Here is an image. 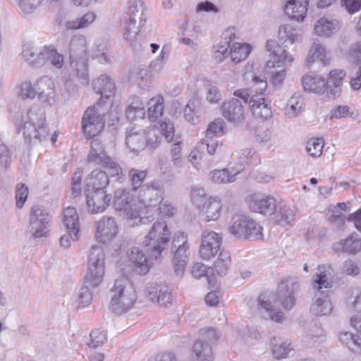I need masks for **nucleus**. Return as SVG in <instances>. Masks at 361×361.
<instances>
[{
	"instance_id": "1",
	"label": "nucleus",
	"mask_w": 361,
	"mask_h": 361,
	"mask_svg": "<svg viewBox=\"0 0 361 361\" xmlns=\"http://www.w3.org/2000/svg\"><path fill=\"white\" fill-rule=\"evenodd\" d=\"M250 87L240 88L233 92L234 97H240L244 104H249L252 115L262 121L271 118L273 114L271 102L267 99V78L264 75H255Z\"/></svg>"
},
{
	"instance_id": "2",
	"label": "nucleus",
	"mask_w": 361,
	"mask_h": 361,
	"mask_svg": "<svg viewBox=\"0 0 361 361\" xmlns=\"http://www.w3.org/2000/svg\"><path fill=\"white\" fill-rule=\"evenodd\" d=\"M266 48L270 56L267 62V67L274 69L271 73L270 82L274 87L278 89L283 85L286 78L287 70L292 66L294 57L274 39L267 42Z\"/></svg>"
},
{
	"instance_id": "3",
	"label": "nucleus",
	"mask_w": 361,
	"mask_h": 361,
	"mask_svg": "<svg viewBox=\"0 0 361 361\" xmlns=\"http://www.w3.org/2000/svg\"><path fill=\"white\" fill-rule=\"evenodd\" d=\"M329 269L325 265L319 267L318 272L312 280L314 298L310 311L315 315H326L333 310V305L329 294V289L332 286L329 277L331 275Z\"/></svg>"
},
{
	"instance_id": "4",
	"label": "nucleus",
	"mask_w": 361,
	"mask_h": 361,
	"mask_svg": "<svg viewBox=\"0 0 361 361\" xmlns=\"http://www.w3.org/2000/svg\"><path fill=\"white\" fill-rule=\"evenodd\" d=\"M111 294L110 307L117 314L130 310L137 299L134 284L126 276L115 280Z\"/></svg>"
},
{
	"instance_id": "5",
	"label": "nucleus",
	"mask_w": 361,
	"mask_h": 361,
	"mask_svg": "<svg viewBox=\"0 0 361 361\" xmlns=\"http://www.w3.org/2000/svg\"><path fill=\"white\" fill-rule=\"evenodd\" d=\"M171 238V232L164 220L155 221L147 234L140 239L142 245L150 252L151 257L157 259L167 248Z\"/></svg>"
},
{
	"instance_id": "6",
	"label": "nucleus",
	"mask_w": 361,
	"mask_h": 361,
	"mask_svg": "<svg viewBox=\"0 0 361 361\" xmlns=\"http://www.w3.org/2000/svg\"><path fill=\"white\" fill-rule=\"evenodd\" d=\"M145 5L142 0H128L122 23L123 36L132 41L140 31L146 21Z\"/></svg>"
},
{
	"instance_id": "7",
	"label": "nucleus",
	"mask_w": 361,
	"mask_h": 361,
	"mask_svg": "<svg viewBox=\"0 0 361 361\" xmlns=\"http://www.w3.org/2000/svg\"><path fill=\"white\" fill-rule=\"evenodd\" d=\"M190 198L204 221H216L219 218L223 208L220 198L208 196L202 188L197 186L192 188Z\"/></svg>"
},
{
	"instance_id": "8",
	"label": "nucleus",
	"mask_w": 361,
	"mask_h": 361,
	"mask_svg": "<svg viewBox=\"0 0 361 361\" xmlns=\"http://www.w3.org/2000/svg\"><path fill=\"white\" fill-rule=\"evenodd\" d=\"M19 130L23 132L26 142L30 144L41 142L48 134L44 114L30 109L23 118Z\"/></svg>"
},
{
	"instance_id": "9",
	"label": "nucleus",
	"mask_w": 361,
	"mask_h": 361,
	"mask_svg": "<svg viewBox=\"0 0 361 361\" xmlns=\"http://www.w3.org/2000/svg\"><path fill=\"white\" fill-rule=\"evenodd\" d=\"M281 303L284 309L290 310L295 305V298L286 291L277 292L276 295L269 293L267 296L261 295L259 304L265 310L267 316L276 323H281L284 320V314L281 310L275 307L276 305Z\"/></svg>"
},
{
	"instance_id": "10",
	"label": "nucleus",
	"mask_w": 361,
	"mask_h": 361,
	"mask_svg": "<svg viewBox=\"0 0 361 361\" xmlns=\"http://www.w3.org/2000/svg\"><path fill=\"white\" fill-rule=\"evenodd\" d=\"M105 274V252L101 245H92L89 252L85 286L97 288L102 282Z\"/></svg>"
},
{
	"instance_id": "11",
	"label": "nucleus",
	"mask_w": 361,
	"mask_h": 361,
	"mask_svg": "<svg viewBox=\"0 0 361 361\" xmlns=\"http://www.w3.org/2000/svg\"><path fill=\"white\" fill-rule=\"evenodd\" d=\"M107 110L108 107L101 105V102L85 110L82 117L81 126L86 138H92L103 130L105 126L104 116Z\"/></svg>"
},
{
	"instance_id": "12",
	"label": "nucleus",
	"mask_w": 361,
	"mask_h": 361,
	"mask_svg": "<svg viewBox=\"0 0 361 361\" xmlns=\"http://www.w3.org/2000/svg\"><path fill=\"white\" fill-rule=\"evenodd\" d=\"M114 209L122 212L128 219L140 220L141 207L137 200L136 192L130 188H118L113 197Z\"/></svg>"
},
{
	"instance_id": "13",
	"label": "nucleus",
	"mask_w": 361,
	"mask_h": 361,
	"mask_svg": "<svg viewBox=\"0 0 361 361\" xmlns=\"http://www.w3.org/2000/svg\"><path fill=\"white\" fill-rule=\"evenodd\" d=\"M229 233L238 238L252 240L262 239V228L253 219L244 214L233 216L228 228Z\"/></svg>"
},
{
	"instance_id": "14",
	"label": "nucleus",
	"mask_w": 361,
	"mask_h": 361,
	"mask_svg": "<svg viewBox=\"0 0 361 361\" xmlns=\"http://www.w3.org/2000/svg\"><path fill=\"white\" fill-rule=\"evenodd\" d=\"M50 217L48 212L39 205H34L30 212L27 232L30 238H46L49 234Z\"/></svg>"
},
{
	"instance_id": "15",
	"label": "nucleus",
	"mask_w": 361,
	"mask_h": 361,
	"mask_svg": "<svg viewBox=\"0 0 361 361\" xmlns=\"http://www.w3.org/2000/svg\"><path fill=\"white\" fill-rule=\"evenodd\" d=\"M164 188L160 180L146 183L136 191L137 203L142 208L156 207L163 200Z\"/></svg>"
},
{
	"instance_id": "16",
	"label": "nucleus",
	"mask_w": 361,
	"mask_h": 361,
	"mask_svg": "<svg viewBox=\"0 0 361 361\" xmlns=\"http://www.w3.org/2000/svg\"><path fill=\"white\" fill-rule=\"evenodd\" d=\"M145 139L146 140V147L150 149H155L159 145L161 137L164 136L168 142L173 140L174 127L172 122L165 121L159 124L143 130Z\"/></svg>"
},
{
	"instance_id": "17",
	"label": "nucleus",
	"mask_w": 361,
	"mask_h": 361,
	"mask_svg": "<svg viewBox=\"0 0 361 361\" xmlns=\"http://www.w3.org/2000/svg\"><path fill=\"white\" fill-rule=\"evenodd\" d=\"M200 338L193 344L192 353L199 361H209L212 357V345L219 338L214 329H202Z\"/></svg>"
},
{
	"instance_id": "18",
	"label": "nucleus",
	"mask_w": 361,
	"mask_h": 361,
	"mask_svg": "<svg viewBox=\"0 0 361 361\" xmlns=\"http://www.w3.org/2000/svg\"><path fill=\"white\" fill-rule=\"evenodd\" d=\"M94 238L102 244H109L117 237L119 226L114 217L103 216L94 223Z\"/></svg>"
},
{
	"instance_id": "19",
	"label": "nucleus",
	"mask_w": 361,
	"mask_h": 361,
	"mask_svg": "<svg viewBox=\"0 0 361 361\" xmlns=\"http://www.w3.org/2000/svg\"><path fill=\"white\" fill-rule=\"evenodd\" d=\"M222 243L221 234L206 229L201 235L199 254L202 259L209 260L219 252Z\"/></svg>"
},
{
	"instance_id": "20",
	"label": "nucleus",
	"mask_w": 361,
	"mask_h": 361,
	"mask_svg": "<svg viewBox=\"0 0 361 361\" xmlns=\"http://www.w3.org/2000/svg\"><path fill=\"white\" fill-rule=\"evenodd\" d=\"M245 106L240 97L233 96L221 104L222 115L228 122L239 126L245 120Z\"/></svg>"
},
{
	"instance_id": "21",
	"label": "nucleus",
	"mask_w": 361,
	"mask_h": 361,
	"mask_svg": "<svg viewBox=\"0 0 361 361\" xmlns=\"http://www.w3.org/2000/svg\"><path fill=\"white\" fill-rule=\"evenodd\" d=\"M247 204L252 211L266 216L274 214L276 208L274 197L260 193L250 195L247 199Z\"/></svg>"
},
{
	"instance_id": "22",
	"label": "nucleus",
	"mask_w": 361,
	"mask_h": 361,
	"mask_svg": "<svg viewBox=\"0 0 361 361\" xmlns=\"http://www.w3.org/2000/svg\"><path fill=\"white\" fill-rule=\"evenodd\" d=\"M87 207L90 214L102 213L109 207L111 197L106 190H85Z\"/></svg>"
},
{
	"instance_id": "23",
	"label": "nucleus",
	"mask_w": 361,
	"mask_h": 361,
	"mask_svg": "<svg viewBox=\"0 0 361 361\" xmlns=\"http://www.w3.org/2000/svg\"><path fill=\"white\" fill-rule=\"evenodd\" d=\"M342 25L340 19L331 16H324L315 22L314 33L319 37L329 38L336 35Z\"/></svg>"
},
{
	"instance_id": "24",
	"label": "nucleus",
	"mask_w": 361,
	"mask_h": 361,
	"mask_svg": "<svg viewBox=\"0 0 361 361\" xmlns=\"http://www.w3.org/2000/svg\"><path fill=\"white\" fill-rule=\"evenodd\" d=\"M92 85L93 90L101 95L99 100L101 102V105L109 107V104H106L104 99H108L114 94L116 89L114 81L109 75L103 74L93 80Z\"/></svg>"
},
{
	"instance_id": "25",
	"label": "nucleus",
	"mask_w": 361,
	"mask_h": 361,
	"mask_svg": "<svg viewBox=\"0 0 361 361\" xmlns=\"http://www.w3.org/2000/svg\"><path fill=\"white\" fill-rule=\"evenodd\" d=\"M235 38L233 29L224 32L221 41L214 44L212 49V58L216 62L221 63L229 56L230 43Z\"/></svg>"
},
{
	"instance_id": "26",
	"label": "nucleus",
	"mask_w": 361,
	"mask_h": 361,
	"mask_svg": "<svg viewBox=\"0 0 361 361\" xmlns=\"http://www.w3.org/2000/svg\"><path fill=\"white\" fill-rule=\"evenodd\" d=\"M39 99L44 103L52 104L56 99L55 85L51 78L44 76L35 82Z\"/></svg>"
},
{
	"instance_id": "27",
	"label": "nucleus",
	"mask_w": 361,
	"mask_h": 361,
	"mask_svg": "<svg viewBox=\"0 0 361 361\" xmlns=\"http://www.w3.org/2000/svg\"><path fill=\"white\" fill-rule=\"evenodd\" d=\"M146 293L147 298L154 304L166 306L172 300L169 288L157 283H148Z\"/></svg>"
},
{
	"instance_id": "28",
	"label": "nucleus",
	"mask_w": 361,
	"mask_h": 361,
	"mask_svg": "<svg viewBox=\"0 0 361 361\" xmlns=\"http://www.w3.org/2000/svg\"><path fill=\"white\" fill-rule=\"evenodd\" d=\"M345 75V71L341 69H334L329 73L327 80L325 81L329 97L335 99L341 95Z\"/></svg>"
},
{
	"instance_id": "29",
	"label": "nucleus",
	"mask_w": 361,
	"mask_h": 361,
	"mask_svg": "<svg viewBox=\"0 0 361 361\" xmlns=\"http://www.w3.org/2000/svg\"><path fill=\"white\" fill-rule=\"evenodd\" d=\"M310 0H286L283 9L287 16L294 20L302 21L307 15Z\"/></svg>"
},
{
	"instance_id": "30",
	"label": "nucleus",
	"mask_w": 361,
	"mask_h": 361,
	"mask_svg": "<svg viewBox=\"0 0 361 361\" xmlns=\"http://www.w3.org/2000/svg\"><path fill=\"white\" fill-rule=\"evenodd\" d=\"M243 170L241 164L229 165L221 170H214L209 173L210 180L215 183H228L235 180L236 176Z\"/></svg>"
},
{
	"instance_id": "31",
	"label": "nucleus",
	"mask_w": 361,
	"mask_h": 361,
	"mask_svg": "<svg viewBox=\"0 0 361 361\" xmlns=\"http://www.w3.org/2000/svg\"><path fill=\"white\" fill-rule=\"evenodd\" d=\"M129 259L133 265V270L140 275L147 274L152 267L150 260L138 247L132 248Z\"/></svg>"
},
{
	"instance_id": "32",
	"label": "nucleus",
	"mask_w": 361,
	"mask_h": 361,
	"mask_svg": "<svg viewBox=\"0 0 361 361\" xmlns=\"http://www.w3.org/2000/svg\"><path fill=\"white\" fill-rule=\"evenodd\" d=\"M90 43L81 34L74 35L71 39L68 51L70 57H85L91 54Z\"/></svg>"
},
{
	"instance_id": "33",
	"label": "nucleus",
	"mask_w": 361,
	"mask_h": 361,
	"mask_svg": "<svg viewBox=\"0 0 361 361\" xmlns=\"http://www.w3.org/2000/svg\"><path fill=\"white\" fill-rule=\"evenodd\" d=\"M145 133L136 130L134 128L128 130L126 137V145L129 150L138 154L146 148Z\"/></svg>"
},
{
	"instance_id": "34",
	"label": "nucleus",
	"mask_w": 361,
	"mask_h": 361,
	"mask_svg": "<svg viewBox=\"0 0 361 361\" xmlns=\"http://www.w3.org/2000/svg\"><path fill=\"white\" fill-rule=\"evenodd\" d=\"M109 157L104 149L102 142L98 139H94L90 142V149L87 155V161L97 165L102 166L106 162Z\"/></svg>"
},
{
	"instance_id": "35",
	"label": "nucleus",
	"mask_w": 361,
	"mask_h": 361,
	"mask_svg": "<svg viewBox=\"0 0 361 361\" xmlns=\"http://www.w3.org/2000/svg\"><path fill=\"white\" fill-rule=\"evenodd\" d=\"M332 249L338 253H357L361 250V239L357 235L351 234L345 240L334 243Z\"/></svg>"
},
{
	"instance_id": "36",
	"label": "nucleus",
	"mask_w": 361,
	"mask_h": 361,
	"mask_svg": "<svg viewBox=\"0 0 361 361\" xmlns=\"http://www.w3.org/2000/svg\"><path fill=\"white\" fill-rule=\"evenodd\" d=\"M270 348L274 357L276 359H283L288 357L293 350L291 343L287 339L274 336L270 341Z\"/></svg>"
},
{
	"instance_id": "37",
	"label": "nucleus",
	"mask_w": 361,
	"mask_h": 361,
	"mask_svg": "<svg viewBox=\"0 0 361 361\" xmlns=\"http://www.w3.org/2000/svg\"><path fill=\"white\" fill-rule=\"evenodd\" d=\"M88 58L89 56L70 57L72 71L75 73L80 82L85 85L89 84Z\"/></svg>"
},
{
	"instance_id": "38",
	"label": "nucleus",
	"mask_w": 361,
	"mask_h": 361,
	"mask_svg": "<svg viewBox=\"0 0 361 361\" xmlns=\"http://www.w3.org/2000/svg\"><path fill=\"white\" fill-rule=\"evenodd\" d=\"M109 182V176L106 172L95 169L87 178L85 190H105Z\"/></svg>"
},
{
	"instance_id": "39",
	"label": "nucleus",
	"mask_w": 361,
	"mask_h": 361,
	"mask_svg": "<svg viewBox=\"0 0 361 361\" xmlns=\"http://www.w3.org/2000/svg\"><path fill=\"white\" fill-rule=\"evenodd\" d=\"M302 31L298 27H293L290 24L281 25L278 30L279 39L283 42L294 44L301 40Z\"/></svg>"
},
{
	"instance_id": "40",
	"label": "nucleus",
	"mask_w": 361,
	"mask_h": 361,
	"mask_svg": "<svg viewBox=\"0 0 361 361\" xmlns=\"http://www.w3.org/2000/svg\"><path fill=\"white\" fill-rule=\"evenodd\" d=\"M302 85L305 90L321 94L326 90L325 80L317 75L307 74L302 78Z\"/></svg>"
},
{
	"instance_id": "41",
	"label": "nucleus",
	"mask_w": 361,
	"mask_h": 361,
	"mask_svg": "<svg viewBox=\"0 0 361 361\" xmlns=\"http://www.w3.org/2000/svg\"><path fill=\"white\" fill-rule=\"evenodd\" d=\"M97 18L94 11H88L82 16L66 20L63 25L68 30H81L90 26Z\"/></svg>"
},
{
	"instance_id": "42",
	"label": "nucleus",
	"mask_w": 361,
	"mask_h": 361,
	"mask_svg": "<svg viewBox=\"0 0 361 361\" xmlns=\"http://www.w3.org/2000/svg\"><path fill=\"white\" fill-rule=\"evenodd\" d=\"M252 51L249 44L232 41L230 43L229 56L234 63H238L245 60Z\"/></svg>"
},
{
	"instance_id": "43",
	"label": "nucleus",
	"mask_w": 361,
	"mask_h": 361,
	"mask_svg": "<svg viewBox=\"0 0 361 361\" xmlns=\"http://www.w3.org/2000/svg\"><path fill=\"white\" fill-rule=\"evenodd\" d=\"M305 107V98L300 92H295L288 99L286 108V114L291 117H297L304 111Z\"/></svg>"
},
{
	"instance_id": "44",
	"label": "nucleus",
	"mask_w": 361,
	"mask_h": 361,
	"mask_svg": "<svg viewBox=\"0 0 361 361\" xmlns=\"http://www.w3.org/2000/svg\"><path fill=\"white\" fill-rule=\"evenodd\" d=\"M200 101L197 97L194 96L188 101L183 109V115L185 121L192 125H196L200 122L199 108Z\"/></svg>"
},
{
	"instance_id": "45",
	"label": "nucleus",
	"mask_w": 361,
	"mask_h": 361,
	"mask_svg": "<svg viewBox=\"0 0 361 361\" xmlns=\"http://www.w3.org/2000/svg\"><path fill=\"white\" fill-rule=\"evenodd\" d=\"M189 247L188 235L183 231L176 232L172 239L171 250L173 255L179 257L180 255H188Z\"/></svg>"
},
{
	"instance_id": "46",
	"label": "nucleus",
	"mask_w": 361,
	"mask_h": 361,
	"mask_svg": "<svg viewBox=\"0 0 361 361\" xmlns=\"http://www.w3.org/2000/svg\"><path fill=\"white\" fill-rule=\"evenodd\" d=\"M62 223L66 230L80 231L79 216L75 207H68L63 209Z\"/></svg>"
},
{
	"instance_id": "47",
	"label": "nucleus",
	"mask_w": 361,
	"mask_h": 361,
	"mask_svg": "<svg viewBox=\"0 0 361 361\" xmlns=\"http://www.w3.org/2000/svg\"><path fill=\"white\" fill-rule=\"evenodd\" d=\"M89 57L97 59L100 63H110L111 56L108 52V43L104 40L96 41L90 48Z\"/></svg>"
},
{
	"instance_id": "48",
	"label": "nucleus",
	"mask_w": 361,
	"mask_h": 361,
	"mask_svg": "<svg viewBox=\"0 0 361 361\" xmlns=\"http://www.w3.org/2000/svg\"><path fill=\"white\" fill-rule=\"evenodd\" d=\"M315 61H319L325 65L329 60L326 58V53L324 47L319 42H314L312 44L307 57L308 64L313 63Z\"/></svg>"
},
{
	"instance_id": "49",
	"label": "nucleus",
	"mask_w": 361,
	"mask_h": 361,
	"mask_svg": "<svg viewBox=\"0 0 361 361\" xmlns=\"http://www.w3.org/2000/svg\"><path fill=\"white\" fill-rule=\"evenodd\" d=\"M340 342L349 348L352 352L361 355V339L349 331H341L338 336Z\"/></svg>"
},
{
	"instance_id": "50",
	"label": "nucleus",
	"mask_w": 361,
	"mask_h": 361,
	"mask_svg": "<svg viewBox=\"0 0 361 361\" xmlns=\"http://www.w3.org/2000/svg\"><path fill=\"white\" fill-rule=\"evenodd\" d=\"M147 106L149 119L156 121L163 114L164 98L161 95L154 96L148 101Z\"/></svg>"
},
{
	"instance_id": "51",
	"label": "nucleus",
	"mask_w": 361,
	"mask_h": 361,
	"mask_svg": "<svg viewBox=\"0 0 361 361\" xmlns=\"http://www.w3.org/2000/svg\"><path fill=\"white\" fill-rule=\"evenodd\" d=\"M44 47L36 51L29 45H25L22 55L23 59L33 66H40L44 64Z\"/></svg>"
},
{
	"instance_id": "52",
	"label": "nucleus",
	"mask_w": 361,
	"mask_h": 361,
	"mask_svg": "<svg viewBox=\"0 0 361 361\" xmlns=\"http://www.w3.org/2000/svg\"><path fill=\"white\" fill-rule=\"evenodd\" d=\"M276 221L281 226L290 225L295 220V212L289 206L280 204L279 211L275 214Z\"/></svg>"
},
{
	"instance_id": "53",
	"label": "nucleus",
	"mask_w": 361,
	"mask_h": 361,
	"mask_svg": "<svg viewBox=\"0 0 361 361\" xmlns=\"http://www.w3.org/2000/svg\"><path fill=\"white\" fill-rule=\"evenodd\" d=\"M44 64L49 61L56 68H61L64 63L63 55L52 47H44Z\"/></svg>"
},
{
	"instance_id": "54",
	"label": "nucleus",
	"mask_w": 361,
	"mask_h": 361,
	"mask_svg": "<svg viewBox=\"0 0 361 361\" xmlns=\"http://www.w3.org/2000/svg\"><path fill=\"white\" fill-rule=\"evenodd\" d=\"M349 303L353 312L355 313L350 319L351 326L361 334V293H357L354 300Z\"/></svg>"
},
{
	"instance_id": "55",
	"label": "nucleus",
	"mask_w": 361,
	"mask_h": 361,
	"mask_svg": "<svg viewBox=\"0 0 361 361\" xmlns=\"http://www.w3.org/2000/svg\"><path fill=\"white\" fill-rule=\"evenodd\" d=\"M147 175V170H141L135 168L130 169L128 172V178L132 185L130 189L136 192L142 188L144 185L142 183L145 181Z\"/></svg>"
},
{
	"instance_id": "56",
	"label": "nucleus",
	"mask_w": 361,
	"mask_h": 361,
	"mask_svg": "<svg viewBox=\"0 0 361 361\" xmlns=\"http://www.w3.org/2000/svg\"><path fill=\"white\" fill-rule=\"evenodd\" d=\"M90 288L85 285L78 290L72 298L73 305L80 307H85L91 303L92 297Z\"/></svg>"
},
{
	"instance_id": "57",
	"label": "nucleus",
	"mask_w": 361,
	"mask_h": 361,
	"mask_svg": "<svg viewBox=\"0 0 361 361\" xmlns=\"http://www.w3.org/2000/svg\"><path fill=\"white\" fill-rule=\"evenodd\" d=\"M238 158L243 164L249 165H257L260 162V157L259 154L251 148H244L238 152Z\"/></svg>"
},
{
	"instance_id": "58",
	"label": "nucleus",
	"mask_w": 361,
	"mask_h": 361,
	"mask_svg": "<svg viewBox=\"0 0 361 361\" xmlns=\"http://www.w3.org/2000/svg\"><path fill=\"white\" fill-rule=\"evenodd\" d=\"M231 266L230 255L227 252H220L217 259L214 263V270L219 276L226 274Z\"/></svg>"
},
{
	"instance_id": "59",
	"label": "nucleus",
	"mask_w": 361,
	"mask_h": 361,
	"mask_svg": "<svg viewBox=\"0 0 361 361\" xmlns=\"http://www.w3.org/2000/svg\"><path fill=\"white\" fill-rule=\"evenodd\" d=\"M226 132V126L225 121L222 118H218L209 124L205 135L209 137V136L216 137L217 136L224 135Z\"/></svg>"
},
{
	"instance_id": "60",
	"label": "nucleus",
	"mask_w": 361,
	"mask_h": 361,
	"mask_svg": "<svg viewBox=\"0 0 361 361\" xmlns=\"http://www.w3.org/2000/svg\"><path fill=\"white\" fill-rule=\"evenodd\" d=\"M174 143L172 145L170 150V156L173 164L176 168H181L183 166L182 159V142L173 137Z\"/></svg>"
},
{
	"instance_id": "61",
	"label": "nucleus",
	"mask_w": 361,
	"mask_h": 361,
	"mask_svg": "<svg viewBox=\"0 0 361 361\" xmlns=\"http://www.w3.org/2000/svg\"><path fill=\"white\" fill-rule=\"evenodd\" d=\"M102 166L106 169V173H108L111 178H114L118 180H123L124 174L123 169L114 159L111 157L109 160L105 162Z\"/></svg>"
},
{
	"instance_id": "62",
	"label": "nucleus",
	"mask_w": 361,
	"mask_h": 361,
	"mask_svg": "<svg viewBox=\"0 0 361 361\" xmlns=\"http://www.w3.org/2000/svg\"><path fill=\"white\" fill-rule=\"evenodd\" d=\"M107 341L106 331L100 329H95L90 334V341L87 343L90 348H98L102 345Z\"/></svg>"
},
{
	"instance_id": "63",
	"label": "nucleus",
	"mask_w": 361,
	"mask_h": 361,
	"mask_svg": "<svg viewBox=\"0 0 361 361\" xmlns=\"http://www.w3.org/2000/svg\"><path fill=\"white\" fill-rule=\"evenodd\" d=\"M324 140L322 138H312L306 143V150L313 157H319L322 153Z\"/></svg>"
},
{
	"instance_id": "64",
	"label": "nucleus",
	"mask_w": 361,
	"mask_h": 361,
	"mask_svg": "<svg viewBox=\"0 0 361 361\" xmlns=\"http://www.w3.org/2000/svg\"><path fill=\"white\" fill-rule=\"evenodd\" d=\"M20 96L23 99H32L37 94L35 84L33 85L30 81L22 82L20 85Z\"/></svg>"
}]
</instances>
